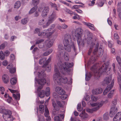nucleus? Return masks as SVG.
<instances>
[{
  "mask_svg": "<svg viewBox=\"0 0 121 121\" xmlns=\"http://www.w3.org/2000/svg\"><path fill=\"white\" fill-rule=\"evenodd\" d=\"M99 43H97L95 47V49L93 52V53L94 55H96L97 57L101 56L103 54L104 52V50L102 46H100L98 49Z\"/></svg>",
  "mask_w": 121,
  "mask_h": 121,
  "instance_id": "8",
  "label": "nucleus"
},
{
  "mask_svg": "<svg viewBox=\"0 0 121 121\" xmlns=\"http://www.w3.org/2000/svg\"><path fill=\"white\" fill-rule=\"evenodd\" d=\"M38 121H45V119L43 116L40 115H38Z\"/></svg>",
  "mask_w": 121,
  "mask_h": 121,
  "instance_id": "39",
  "label": "nucleus"
},
{
  "mask_svg": "<svg viewBox=\"0 0 121 121\" xmlns=\"http://www.w3.org/2000/svg\"><path fill=\"white\" fill-rule=\"evenodd\" d=\"M104 119L105 120H107L109 118L108 114V113H105L103 116Z\"/></svg>",
  "mask_w": 121,
  "mask_h": 121,
  "instance_id": "46",
  "label": "nucleus"
},
{
  "mask_svg": "<svg viewBox=\"0 0 121 121\" xmlns=\"http://www.w3.org/2000/svg\"><path fill=\"white\" fill-rule=\"evenodd\" d=\"M52 49H50L47 51L44 52L43 54L44 56H47L50 54L52 52Z\"/></svg>",
  "mask_w": 121,
  "mask_h": 121,
  "instance_id": "43",
  "label": "nucleus"
},
{
  "mask_svg": "<svg viewBox=\"0 0 121 121\" xmlns=\"http://www.w3.org/2000/svg\"><path fill=\"white\" fill-rule=\"evenodd\" d=\"M63 43L65 49L67 52H70L71 48H73L75 52H76V44L72 42V39L69 34H66L65 35L63 40Z\"/></svg>",
  "mask_w": 121,
  "mask_h": 121,
  "instance_id": "2",
  "label": "nucleus"
},
{
  "mask_svg": "<svg viewBox=\"0 0 121 121\" xmlns=\"http://www.w3.org/2000/svg\"><path fill=\"white\" fill-rule=\"evenodd\" d=\"M52 105L54 109L56 111H58L59 110L58 107L57 106L56 103L54 101H52Z\"/></svg>",
  "mask_w": 121,
  "mask_h": 121,
  "instance_id": "35",
  "label": "nucleus"
},
{
  "mask_svg": "<svg viewBox=\"0 0 121 121\" xmlns=\"http://www.w3.org/2000/svg\"><path fill=\"white\" fill-rule=\"evenodd\" d=\"M64 101H58L57 102V104H58V106L60 107H61L63 106L62 103H64Z\"/></svg>",
  "mask_w": 121,
  "mask_h": 121,
  "instance_id": "53",
  "label": "nucleus"
},
{
  "mask_svg": "<svg viewBox=\"0 0 121 121\" xmlns=\"http://www.w3.org/2000/svg\"><path fill=\"white\" fill-rule=\"evenodd\" d=\"M103 91V89L99 87L93 89L92 91V92L93 95H97L101 93Z\"/></svg>",
  "mask_w": 121,
  "mask_h": 121,
  "instance_id": "16",
  "label": "nucleus"
},
{
  "mask_svg": "<svg viewBox=\"0 0 121 121\" xmlns=\"http://www.w3.org/2000/svg\"><path fill=\"white\" fill-rule=\"evenodd\" d=\"M73 65V63H70L68 62H65L64 64H62V62L59 61L57 63L56 65L55 64L57 67V69L63 75H65L66 72L70 71L69 68L72 67Z\"/></svg>",
  "mask_w": 121,
  "mask_h": 121,
  "instance_id": "3",
  "label": "nucleus"
},
{
  "mask_svg": "<svg viewBox=\"0 0 121 121\" xmlns=\"http://www.w3.org/2000/svg\"><path fill=\"white\" fill-rule=\"evenodd\" d=\"M74 15L75 16L73 17V19H80V16L76 14H74Z\"/></svg>",
  "mask_w": 121,
  "mask_h": 121,
  "instance_id": "57",
  "label": "nucleus"
},
{
  "mask_svg": "<svg viewBox=\"0 0 121 121\" xmlns=\"http://www.w3.org/2000/svg\"><path fill=\"white\" fill-rule=\"evenodd\" d=\"M82 30L80 28L76 29L75 31V37L77 39V43L79 46H83L86 40L81 39L82 35Z\"/></svg>",
  "mask_w": 121,
  "mask_h": 121,
  "instance_id": "6",
  "label": "nucleus"
},
{
  "mask_svg": "<svg viewBox=\"0 0 121 121\" xmlns=\"http://www.w3.org/2000/svg\"><path fill=\"white\" fill-rule=\"evenodd\" d=\"M12 100V98L10 96L9 97L6 99V101L9 103H11Z\"/></svg>",
  "mask_w": 121,
  "mask_h": 121,
  "instance_id": "54",
  "label": "nucleus"
},
{
  "mask_svg": "<svg viewBox=\"0 0 121 121\" xmlns=\"http://www.w3.org/2000/svg\"><path fill=\"white\" fill-rule=\"evenodd\" d=\"M13 64H10L8 65L7 67V69H10V72L12 73H14L16 71V69L14 68H13Z\"/></svg>",
  "mask_w": 121,
  "mask_h": 121,
  "instance_id": "22",
  "label": "nucleus"
},
{
  "mask_svg": "<svg viewBox=\"0 0 121 121\" xmlns=\"http://www.w3.org/2000/svg\"><path fill=\"white\" fill-rule=\"evenodd\" d=\"M108 102V99H106L105 101H101L100 102L98 103V104L96 103L92 104H91L92 106H95V107H98V110L99 108L101 107L104 104L107 103Z\"/></svg>",
  "mask_w": 121,
  "mask_h": 121,
  "instance_id": "15",
  "label": "nucleus"
},
{
  "mask_svg": "<svg viewBox=\"0 0 121 121\" xmlns=\"http://www.w3.org/2000/svg\"><path fill=\"white\" fill-rule=\"evenodd\" d=\"M79 116L82 118L85 119L87 118L88 115L87 113L83 111L80 114Z\"/></svg>",
  "mask_w": 121,
  "mask_h": 121,
  "instance_id": "28",
  "label": "nucleus"
},
{
  "mask_svg": "<svg viewBox=\"0 0 121 121\" xmlns=\"http://www.w3.org/2000/svg\"><path fill=\"white\" fill-rule=\"evenodd\" d=\"M114 90H113L111 91L108 94V97L109 98H111L113 96Z\"/></svg>",
  "mask_w": 121,
  "mask_h": 121,
  "instance_id": "40",
  "label": "nucleus"
},
{
  "mask_svg": "<svg viewBox=\"0 0 121 121\" xmlns=\"http://www.w3.org/2000/svg\"><path fill=\"white\" fill-rule=\"evenodd\" d=\"M40 29L39 28H36L35 30L34 31V33L35 34H38V35L39 36H45V37H46V34H42L44 32V30L43 31V32L40 33Z\"/></svg>",
  "mask_w": 121,
  "mask_h": 121,
  "instance_id": "24",
  "label": "nucleus"
},
{
  "mask_svg": "<svg viewBox=\"0 0 121 121\" xmlns=\"http://www.w3.org/2000/svg\"><path fill=\"white\" fill-rule=\"evenodd\" d=\"M10 54L9 52L7 50L5 51L4 52V55L5 56H7L9 55Z\"/></svg>",
  "mask_w": 121,
  "mask_h": 121,
  "instance_id": "62",
  "label": "nucleus"
},
{
  "mask_svg": "<svg viewBox=\"0 0 121 121\" xmlns=\"http://www.w3.org/2000/svg\"><path fill=\"white\" fill-rule=\"evenodd\" d=\"M57 17L56 12L53 11L52 14L49 16V19L47 22L46 24L43 26V28H47L55 20Z\"/></svg>",
  "mask_w": 121,
  "mask_h": 121,
  "instance_id": "9",
  "label": "nucleus"
},
{
  "mask_svg": "<svg viewBox=\"0 0 121 121\" xmlns=\"http://www.w3.org/2000/svg\"><path fill=\"white\" fill-rule=\"evenodd\" d=\"M28 20L27 18H24L22 19L21 21V23L22 24L25 25L28 22Z\"/></svg>",
  "mask_w": 121,
  "mask_h": 121,
  "instance_id": "45",
  "label": "nucleus"
},
{
  "mask_svg": "<svg viewBox=\"0 0 121 121\" xmlns=\"http://www.w3.org/2000/svg\"><path fill=\"white\" fill-rule=\"evenodd\" d=\"M94 43H93L92 44L91 46L90 47L88 52V55H90V54L91 53L92 51V49L93 48L94 45Z\"/></svg>",
  "mask_w": 121,
  "mask_h": 121,
  "instance_id": "49",
  "label": "nucleus"
},
{
  "mask_svg": "<svg viewBox=\"0 0 121 121\" xmlns=\"http://www.w3.org/2000/svg\"><path fill=\"white\" fill-rule=\"evenodd\" d=\"M46 117V121H50L51 120V118L50 116L45 117Z\"/></svg>",
  "mask_w": 121,
  "mask_h": 121,
  "instance_id": "64",
  "label": "nucleus"
},
{
  "mask_svg": "<svg viewBox=\"0 0 121 121\" xmlns=\"http://www.w3.org/2000/svg\"><path fill=\"white\" fill-rule=\"evenodd\" d=\"M88 39L89 40H91V39H92L93 38V34H92L91 33H89V34L88 35Z\"/></svg>",
  "mask_w": 121,
  "mask_h": 121,
  "instance_id": "55",
  "label": "nucleus"
},
{
  "mask_svg": "<svg viewBox=\"0 0 121 121\" xmlns=\"http://www.w3.org/2000/svg\"><path fill=\"white\" fill-rule=\"evenodd\" d=\"M62 95L61 96V98L63 100H64L66 99L68 95L67 94H65V93L64 94Z\"/></svg>",
  "mask_w": 121,
  "mask_h": 121,
  "instance_id": "52",
  "label": "nucleus"
},
{
  "mask_svg": "<svg viewBox=\"0 0 121 121\" xmlns=\"http://www.w3.org/2000/svg\"><path fill=\"white\" fill-rule=\"evenodd\" d=\"M114 38L115 39H118L119 37L117 33H115L114 34Z\"/></svg>",
  "mask_w": 121,
  "mask_h": 121,
  "instance_id": "61",
  "label": "nucleus"
},
{
  "mask_svg": "<svg viewBox=\"0 0 121 121\" xmlns=\"http://www.w3.org/2000/svg\"><path fill=\"white\" fill-rule=\"evenodd\" d=\"M55 25L54 24H52L50 28H49L48 29L44 30V32L43 33V34H46V37H50L51 35L54 33L55 31V30L54 29L52 31L50 32V31H51V30L53 29L54 28L55 26Z\"/></svg>",
  "mask_w": 121,
  "mask_h": 121,
  "instance_id": "11",
  "label": "nucleus"
},
{
  "mask_svg": "<svg viewBox=\"0 0 121 121\" xmlns=\"http://www.w3.org/2000/svg\"><path fill=\"white\" fill-rule=\"evenodd\" d=\"M114 79H113L112 80L111 84L108 85L104 91L103 93V95H107V93L112 88L114 85Z\"/></svg>",
  "mask_w": 121,
  "mask_h": 121,
  "instance_id": "14",
  "label": "nucleus"
},
{
  "mask_svg": "<svg viewBox=\"0 0 121 121\" xmlns=\"http://www.w3.org/2000/svg\"><path fill=\"white\" fill-rule=\"evenodd\" d=\"M117 108L116 107H112L110 112L109 115L111 117H113L117 112Z\"/></svg>",
  "mask_w": 121,
  "mask_h": 121,
  "instance_id": "17",
  "label": "nucleus"
},
{
  "mask_svg": "<svg viewBox=\"0 0 121 121\" xmlns=\"http://www.w3.org/2000/svg\"><path fill=\"white\" fill-rule=\"evenodd\" d=\"M112 107H115V106L117 104V100L116 99H114L112 102Z\"/></svg>",
  "mask_w": 121,
  "mask_h": 121,
  "instance_id": "56",
  "label": "nucleus"
},
{
  "mask_svg": "<svg viewBox=\"0 0 121 121\" xmlns=\"http://www.w3.org/2000/svg\"><path fill=\"white\" fill-rule=\"evenodd\" d=\"M45 112L44 113V115L45 117H47L48 116H49V112L47 108L46 105L45 106Z\"/></svg>",
  "mask_w": 121,
  "mask_h": 121,
  "instance_id": "44",
  "label": "nucleus"
},
{
  "mask_svg": "<svg viewBox=\"0 0 121 121\" xmlns=\"http://www.w3.org/2000/svg\"><path fill=\"white\" fill-rule=\"evenodd\" d=\"M121 119V112L117 113L113 119L114 121H120Z\"/></svg>",
  "mask_w": 121,
  "mask_h": 121,
  "instance_id": "21",
  "label": "nucleus"
},
{
  "mask_svg": "<svg viewBox=\"0 0 121 121\" xmlns=\"http://www.w3.org/2000/svg\"><path fill=\"white\" fill-rule=\"evenodd\" d=\"M55 91L58 94L60 95L64 94L65 93V92L61 87L57 86L56 88Z\"/></svg>",
  "mask_w": 121,
  "mask_h": 121,
  "instance_id": "20",
  "label": "nucleus"
},
{
  "mask_svg": "<svg viewBox=\"0 0 121 121\" xmlns=\"http://www.w3.org/2000/svg\"><path fill=\"white\" fill-rule=\"evenodd\" d=\"M66 12L70 14H72L73 13V12L71 10L68 9H67L66 10Z\"/></svg>",
  "mask_w": 121,
  "mask_h": 121,
  "instance_id": "63",
  "label": "nucleus"
},
{
  "mask_svg": "<svg viewBox=\"0 0 121 121\" xmlns=\"http://www.w3.org/2000/svg\"><path fill=\"white\" fill-rule=\"evenodd\" d=\"M54 41L53 39L49 40L48 43L47 44V47L50 48L53 44Z\"/></svg>",
  "mask_w": 121,
  "mask_h": 121,
  "instance_id": "33",
  "label": "nucleus"
},
{
  "mask_svg": "<svg viewBox=\"0 0 121 121\" xmlns=\"http://www.w3.org/2000/svg\"><path fill=\"white\" fill-rule=\"evenodd\" d=\"M10 82L11 83L12 85H14L17 82V79L16 78H13L11 79Z\"/></svg>",
  "mask_w": 121,
  "mask_h": 121,
  "instance_id": "38",
  "label": "nucleus"
},
{
  "mask_svg": "<svg viewBox=\"0 0 121 121\" xmlns=\"http://www.w3.org/2000/svg\"><path fill=\"white\" fill-rule=\"evenodd\" d=\"M40 112L42 113L44 111V106L43 105H40L39 106V108Z\"/></svg>",
  "mask_w": 121,
  "mask_h": 121,
  "instance_id": "31",
  "label": "nucleus"
},
{
  "mask_svg": "<svg viewBox=\"0 0 121 121\" xmlns=\"http://www.w3.org/2000/svg\"><path fill=\"white\" fill-rule=\"evenodd\" d=\"M43 41L44 40L43 39H39L36 41V44H40V43L43 42Z\"/></svg>",
  "mask_w": 121,
  "mask_h": 121,
  "instance_id": "59",
  "label": "nucleus"
},
{
  "mask_svg": "<svg viewBox=\"0 0 121 121\" xmlns=\"http://www.w3.org/2000/svg\"><path fill=\"white\" fill-rule=\"evenodd\" d=\"M0 59L2 60H4L5 58L4 55L2 51L0 52Z\"/></svg>",
  "mask_w": 121,
  "mask_h": 121,
  "instance_id": "47",
  "label": "nucleus"
},
{
  "mask_svg": "<svg viewBox=\"0 0 121 121\" xmlns=\"http://www.w3.org/2000/svg\"><path fill=\"white\" fill-rule=\"evenodd\" d=\"M46 23L45 20L42 19L39 21V25H43H43H45Z\"/></svg>",
  "mask_w": 121,
  "mask_h": 121,
  "instance_id": "32",
  "label": "nucleus"
},
{
  "mask_svg": "<svg viewBox=\"0 0 121 121\" xmlns=\"http://www.w3.org/2000/svg\"><path fill=\"white\" fill-rule=\"evenodd\" d=\"M118 63L120 65H121V59L120 57L118 56L116 57Z\"/></svg>",
  "mask_w": 121,
  "mask_h": 121,
  "instance_id": "51",
  "label": "nucleus"
},
{
  "mask_svg": "<svg viewBox=\"0 0 121 121\" xmlns=\"http://www.w3.org/2000/svg\"><path fill=\"white\" fill-rule=\"evenodd\" d=\"M119 76L117 77L118 82L119 85L120 89L121 90V75H118Z\"/></svg>",
  "mask_w": 121,
  "mask_h": 121,
  "instance_id": "42",
  "label": "nucleus"
},
{
  "mask_svg": "<svg viewBox=\"0 0 121 121\" xmlns=\"http://www.w3.org/2000/svg\"><path fill=\"white\" fill-rule=\"evenodd\" d=\"M55 73L53 75V80L56 83L59 84L60 82L65 84L67 83L68 79L66 77H64L59 72L56 65L54 66Z\"/></svg>",
  "mask_w": 121,
  "mask_h": 121,
  "instance_id": "4",
  "label": "nucleus"
},
{
  "mask_svg": "<svg viewBox=\"0 0 121 121\" xmlns=\"http://www.w3.org/2000/svg\"><path fill=\"white\" fill-rule=\"evenodd\" d=\"M35 80L39 84L41 85V86H39L37 89V91H41V90L43 87V85H44L46 83V80L44 78H41L40 80H36V78H35Z\"/></svg>",
  "mask_w": 121,
  "mask_h": 121,
  "instance_id": "13",
  "label": "nucleus"
},
{
  "mask_svg": "<svg viewBox=\"0 0 121 121\" xmlns=\"http://www.w3.org/2000/svg\"><path fill=\"white\" fill-rule=\"evenodd\" d=\"M106 2V0H101L100 2L98 4V6L99 7H102L104 5V3Z\"/></svg>",
  "mask_w": 121,
  "mask_h": 121,
  "instance_id": "37",
  "label": "nucleus"
},
{
  "mask_svg": "<svg viewBox=\"0 0 121 121\" xmlns=\"http://www.w3.org/2000/svg\"><path fill=\"white\" fill-rule=\"evenodd\" d=\"M38 91L39 96L40 98H43L45 95L47 96H48L50 94V89L49 87L46 88L45 92L43 90Z\"/></svg>",
  "mask_w": 121,
  "mask_h": 121,
  "instance_id": "10",
  "label": "nucleus"
},
{
  "mask_svg": "<svg viewBox=\"0 0 121 121\" xmlns=\"http://www.w3.org/2000/svg\"><path fill=\"white\" fill-rule=\"evenodd\" d=\"M60 117H62V119H63L64 118V116L63 114H59V116H56L54 117V121H62V120L60 118Z\"/></svg>",
  "mask_w": 121,
  "mask_h": 121,
  "instance_id": "23",
  "label": "nucleus"
},
{
  "mask_svg": "<svg viewBox=\"0 0 121 121\" xmlns=\"http://www.w3.org/2000/svg\"><path fill=\"white\" fill-rule=\"evenodd\" d=\"M112 79V78L111 77L105 78L102 82V85H105L106 84V85L108 84L110 82Z\"/></svg>",
  "mask_w": 121,
  "mask_h": 121,
  "instance_id": "18",
  "label": "nucleus"
},
{
  "mask_svg": "<svg viewBox=\"0 0 121 121\" xmlns=\"http://www.w3.org/2000/svg\"><path fill=\"white\" fill-rule=\"evenodd\" d=\"M91 98L92 100L94 101H96L98 99V97L94 96L93 95H91Z\"/></svg>",
  "mask_w": 121,
  "mask_h": 121,
  "instance_id": "50",
  "label": "nucleus"
},
{
  "mask_svg": "<svg viewBox=\"0 0 121 121\" xmlns=\"http://www.w3.org/2000/svg\"><path fill=\"white\" fill-rule=\"evenodd\" d=\"M0 91L2 92L1 93L2 94H4V92L5 91V89L2 86L0 87Z\"/></svg>",
  "mask_w": 121,
  "mask_h": 121,
  "instance_id": "58",
  "label": "nucleus"
},
{
  "mask_svg": "<svg viewBox=\"0 0 121 121\" xmlns=\"http://www.w3.org/2000/svg\"><path fill=\"white\" fill-rule=\"evenodd\" d=\"M62 28L64 29H66L68 27V26L67 25L64 24H62Z\"/></svg>",
  "mask_w": 121,
  "mask_h": 121,
  "instance_id": "60",
  "label": "nucleus"
},
{
  "mask_svg": "<svg viewBox=\"0 0 121 121\" xmlns=\"http://www.w3.org/2000/svg\"><path fill=\"white\" fill-rule=\"evenodd\" d=\"M92 75V74L91 72L89 73L88 75H87V73L86 72L85 74V79L87 81L89 80L91 76Z\"/></svg>",
  "mask_w": 121,
  "mask_h": 121,
  "instance_id": "30",
  "label": "nucleus"
},
{
  "mask_svg": "<svg viewBox=\"0 0 121 121\" xmlns=\"http://www.w3.org/2000/svg\"><path fill=\"white\" fill-rule=\"evenodd\" d=\"M2 79L3 82L5 83H7L9 81V78L7 74L3 75L2 77Z\"/></svg>",
  "mask_w": 121,
  "mask_h": 121,
  "instance_id": "25",
  "label": "nucleus"
},
{
  "mask_svg": "<svg viewBox=\"0 0 121 121\" xmlns=\"http://www.w3.org/2000/svg\"><path fill=\"white\" fill-rule=\"evenodd\" d=\"M21 4L20 2L19 1H17L15 3L14 5V8H18L20 6Z\"/></svg>",
  "mask_w": 121,
  "mask_h": 121,
  "instance_id": "41",
  "label": "nucleus"
},
{
  "mask_svg": "<svg viewBox=\"0 0 121 121\" xmlns=\"http://www.w3.org/2000/svg\"><path fill=\"white\" fill-rule=\"evenodd\" d=\"M51 57H50L48 60L46 61V58H43L40 59L39 60V64L40 65L44 64L43 66V67L45 69L43 70V71H41V72H39V78L43 77L44 78L45 76V74L44 73V70H46L48 71H50L51 69L50 67H48L47 66L48 64L51 61Z\"/></svg>",
  "mask_w": 121,
  "mask_h": 121,
  "instance_id": "5",
  "label": "nucleus"
},
{
  "mask_svg": "<svg viewBox=\"0 0 121 121\" xmlns=\"http://www.w3.org/2000/svg\"><path fill=\"white\" fill-rule=\"evenodd\" d=\"M39 0H32V2L33 4L34 5L36 6L39 3Z\"/></svg>",
  "mask_w": 121,
  "mask_h": 121,
  "instance_id": "48",
  "label": "nucleus"
},
{
  "mask_svg": "<svg viewBox=\"0 0 121 121\" xmlns=\"http://www.w3.org/2000/svg\"><path fill=\"white\" fill-rule=\"evenodd\" d=\"M37 7L36 6H35L32 8L29 12V13L31 14L35 12L37 9Z\"/></svg>",
  "mask_w": 121,
  "mask_h": 121,
  "instance_id": "36",
  "label": "nucleus"
},
{
  "mask_svg": "<svg viewBox=\"0 0 121 121\" xmlns=\"http://www.w3.org/2000/svg\"><path fill=\"white\" fill-rule=\"evenodd\" d=\"M3 117L4 119L7 121H13V118L11 115V112L9 110L3 109Z\"/></svg>",
  "mask_w": 121,
  "mask_h": 121,
  "instance_id": "7",
  "label": "nucleus"
},
{
  "mask_svg": "<svg viewBox=\"0 0 121 121\" xmlns=\"http://www.w3.org/2000/svg\"><path fill=\"white\" fill-rule=\"evenodd\" d=\"M13 97L16 100H19L20 99V95L19 93L17 94L16 95L14 94H13Z\"/></svg>",
  "mask_w": 121,
  "mask_h": 121,
  "instance_id": "34",
  "label": "nucleus"
},
{
  "mask_svg": "<svg viewBox=\"0 0 121 121\" xmlns=\"http://www.w3.org/2000/svg\"><path fill=\"white\" fill-rule=\"evenodd\" d=\"M49 9V8L48 7H44L42 13V15L43 17H45L47 16L48 13Z\"/></svg>",
  "mask_w": 121,
  "mask_h": 121,
  "instance_id": "19",
  "label": "nucleus"
},
{
  "mask_svg": "<svg viewBox=\"0 0 121 121\" xmlns=\"http://www.w3.org/2000/svg\"><path fill=\"white\" fill-rule=\"evenodd\" d=\"M84 24L85 25L87 26L91 30H95V27L93 24H91L90 23L86 22H84Z\"/></svg>",
  "mask_w": 121,
  "mask_h": 121,
  "instance_id": "27",
  "label": "nucleus"
},
{
  "mask_svg": "<svg viewBox=\"0 0 121 121\" xmlns=\"http://www.w3.org/2000/svg\"><path fill=\"white\" fill-rule=\"evenodd\" d=\"M64 52V47L63 45L61 44H59L58 45L57 56L59 59L63 57Z\"/></svg>",
  "mask_w": 121,
  "mask_h": 121,
  "instance_id": "12",
  "label": "nucleus"
},
{
  "mask_svg": "<svg viewBox=\"0 0 121 121\" xmlns=\"http://www.w3.org/2000/svg\"><path fill=\"white\" fill-rule=\"evenodd\" d=\"M98 107H94L91 109L87 108L86 109L87 112L89 113H92L94 111H95L98 110Z\"/></svg>",
  "mask_w": 121,
  "mask_h": 121,
  "instance_id": "26",
  "label": "nucleus"
},
{
  "mask_svg": "<svg viewBox=\"0 0 121 121\" xmlns=\"http://www.w3.org/2000/svg\"><path fill=\"white\" fill-rule=\"evenodd\" d=\"M64 58L65 60L67 61L69 60V56L68 53L66 52H65L63 54Z\"/></svg>",
  "mask_w": 121,
  "mask_h": 121,
  "instance_id": "29",
  "label": "nucleus"
},
{
  "mask_svg": "<svg viewBox=\"0 0 121 121\" xmlns=\"http://www.w3.org/2000/svg\"><path fill=\"white\" fill-rule=\"evenodd\" d=\"M99 64H97L93 65L91 68V70L95 73V77L97 79H98L102 74H105L106 75L108 74L110 72L111 68L109 67V62H106L102 65V67L99 69L98 71L96 72L97 67L99 65Z\"/></svg>",
  "mask_w": 121,
  "mask_h": 121,
  "instance_id": "1",
  "label": "nucleus"
}]
</instances>
